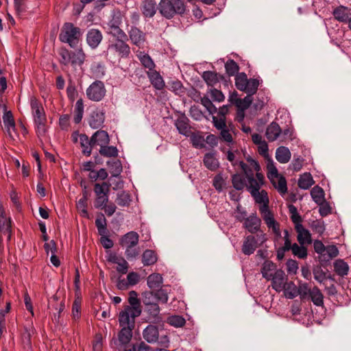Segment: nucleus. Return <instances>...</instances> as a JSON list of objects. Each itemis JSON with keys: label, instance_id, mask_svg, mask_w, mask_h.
I'll return each mask as SVG.
<instances>
[{"label": "nucleus", "instance_id": "obj_21", "mask_svg": "<svg viewBox=\"0 0 351 351\" xmlns=\"http://www.w3.org/2000/svg\"><path fill=\"white\" fill-rule=\"evenodd\" d=\"M147 75L151 84L156 89L160 90L164 88L165 83L162 77L157 71H147Z\"/></svg>", "mask_w": 351, "mask_h": 351}, {"label": "nucleus", "instance_id": "obj_45", "mask_svg": "<svg viewBox=\"0 0 351 351\" xmlns=\"http://www.w3.org/2000/svg\"><path fill=\"white\" fill-rule=\"evenodd\" d=\"M267 178L271 184L276 183V180L280 176L276 166L272 161L269 162L267 165Z\"/></svg>", "mask_w": 351, "mask_h": 351}, {"label": "nucleus", "instance_id": "obj_55", "mask_svg": "<svg viewBox=\"0 0 351 351\" xmlns=\"http://www.w3.org/2000/svg\"><path fill=\"white\" fill-rule=\"evenodd\" d=\"M108 165L110 167V173H112V176L117 177L121 174L123 168L121 162L119 160L113 161L111 163L108 162Z\"/></svg>", "mask_w": 351, "mask_h": 351}, {"label": "nucleus", "instance_id": "obj_30", "mask_svg": "<svg viewBox=\"0 0 351 351\" xmlns=\"http://www.w3.org/2000/svg\"><path fill=\"white\" fill-rule=\"evenodd\" d=\"M291 154L289 149L285 146H280L276 151V160L282 164L287 163L291 159Z\"/></svg>", "mask_w": 351, "mask_h": 351}, {"label": "nucleus", "instance_id": "obj_46", "mask_svg": "<svg viewBox=\"0 0 351 351\" xmlns=\"http://www.w3.org/2000/svg\"><path fill=\"white\" fill-rule=\"evenodd\" d=\"M99 154L104 157H116L118 155V149L114 146H101L99 149Z\"/></svg>", "mask_w": 351, "mask_h": 351}, {"label": "nucleus", "instance_id": "obj_63", "mask_svg": "<svg viewBox=\"0 0 351 351\" xmlns=\"http://www.w3.org/2000/svg\"><path fill=\"white\" fill-rule=\"evenodd\" d=\"M231 127L232 124L229 123L226 128L220 130L221 138L227 143H232L233 141L232 136L230 132V129Z\"/></svg>", "mask_w": 351, "mask_h": 351}, {"label": "nucleus", "instance_id": "obj_11", "mask_svg": "<svg viewBox=\"0 0 351 351\" xmlns=\"http://www.w3.org/2000/svg\"><path fill=\"white\" fill-rule=\"evenodd\" d=\"M272 288L277 292L283 291L285 285L288 281V278L285 271L282 269L275 271L273 276L271 278Z\"/></svg>", "mask_w": 351, "mask_h": 351}, {"label": "nucleus", "instance_id": "obj_32", "mask_svg": "<svg viewBox=\"0 0 351 351\" xmlns=\"http://www.w3.org/2000/svg\"><path fill=\"white\" fill-rule=\"evenodd\" d=\"M147 283L148 287L156 290L161 287L162 284V277L159 274H152L147 277Z\"/></svg>", "mask_w": 351, "mask_h": 351}, {"label": "nucleus", "instance_id": "obj_40", "mask_svg": "<svg viewBox=\"0 0 351 351\" xmlns=\"http://www.w3.org/2000/svg\"><path fill=\"white\" fill-rule=\"evenodd\" d=\"M84 114V104L82 99H78L75 106L74 110V122L75 123H80L82 119Z\"/></svg>", "mask_w": 351, "mask_h": 351}, {"label": "nucleus", "instance_id": "obj_34", "mask_svg": "<svg viewBox=\"0 0 351 351\" xmlns=\"http://www.w3.org/2000/svg\"><path fill=\"white\" fill-rule=\"evenodd\" d=\"M261 82V80L257 78L248 79L246 88L243 92L246 93L247 95L252 97L256 93Z\"/></svg>", "mask_w": 351, "mask_h": 351}, {"label": "nucleus", "instance_id": "obj_8", "mask_svg": "<svg viewBox=\"0 0 351 351\" xmlns=\"http://www.w3.org/2000/svg\"><path fill=\"white\" fill-rule=\"evenodd\" d=\"M106 89L103 82L96 80L86 89V94L88 99L93 101H100L106 96Z\"/></svg>", "mask_w": 351, "mask_h": 351}, {"label": "nucleus", "instance_id": "obj_41", "mask_svg": "<svg viewBox=\"0 0 351 351\" xmlns=\"http://www.w3.org/2000/svg\"><path fill=\"white\" fill-rule=\"evenodd\" d=\"M95 226L99 235L104 236L108 234L106 219L103 214H101V215L96 219Z\"/></svg>", "mask_w": 351, "mask_h": 351}, {"label": "nucleus", "instance_id": "obj_51", "mask_svg": "<svg viewBox=\"0 0 351 351\" xmlns=\"http://www.w3.org/2000/svg\"><path fill=\"white\" fill-rule=\"evenodd\" d=\"M131 202L130 195L125 191H121L117 194L116 202L120 206H128Z\"/></svg>", "mask_w": 351, "mask_h": 351}, {"label": "nucleus", "instance_id": "obj_43", "mask_svg": "<svg viewBox=\"0 0 351 351\" xmlns=\"http://www.w3.org/2000/svg\"><path fill=\"white\" fill-rule=\"evenodd\" d=\"M292 254L299 258L304 259L307 256V249L304 245H298L297 243H293L291 245V250Z\"/></svg>", "mask_w": 351, "mask_h": 351}, {"label": "nucleus", "instance_id": "obj_3", "mask_svg": "<svg viewBox=\"0 0 351 351\" xmlns=\"http://www.w3.org/2000/svg\"><path fill=\"white\" fill-rule=\"evenodd\" d=\"M158 11L162 16L171 19L176 15H183L186 11V4L182 0H160Z\"/></svg>", "mask_w": 351, "mask_h": 351}, {"label": "nucleus", "instance_id": "obj_10", "mask_svg": "<svg viewBox=\"0 0 351 351\" xmlns=\"http://www.w3.org/2000/svg\"><path fill=\"white\" fill-rule=\"evenodd\" d=\"M261 219L256 213H252L247 217L243 223V227L252 234L264 232L261 229Z\"/></svg>", "mask_w": 351, "mask_h": 351}, {"label": "nucleus", "instance_id": "obj_15", "mask_svg": "<svg viewBox=\"0 0 351 351\" xmlns=\"http://www.w3.org/2000/svg\"><path fill=\"white\" fill-rule=\"evenodd\" d=\"M132 43L137 47L143 45L145 41V34L138 27L133 26L128 32Z\"/></svg>", "mask_w": 351, "mask_h": 351}, {"label": "nucleus", "instance_id": "obj_50", "mask_svg": "<svg viewBox=\"0 0 351 351\" xmlns=\"http://www.w3.org/2000/svg\"><path fill=\"white\" fill-rule=\"evenodd\" d=\"M272 184L280 194L284 195L287 192V181L283 176H279L276 180V183Z\"/></svg>", "mask_w": 351, "mask_h": 351}, {"label": "nucleus", "instance_id": "obj_28", "mask_svg": "<svg viewBox=\"0 0 351 351\" xmlns=\"http://www.w3.org/2000/svg\"><path fill=\"white\" fill-rule=\"evenodd\" d=\"M276 265L271 261H265L261 268V274L264 278L270 280L274 273L276 271Z\"/></svg>", "mask_w": 351, "mask_h": 351}, {"label": "nucleus", "instance_id": "obj_44", "mask_svg": "<svg viewBox=\"0 0 351 351\" xmlns=\"http://www.w3.org/2000/svg\"><path fill=\"white\" fill-rule=\"evenodd\" d=\"M247 77L245 73H237L235 76V86L237 89L241 91H244L246 88V84H247Z\"/></svg>", "mask_w": 351, "mask_h": 351}, {"label": "nucleus", "instance_id": "obj_57", "mask_svg": "<svg viewBox=\"0 0 351 351\" xmlns=\"http://www.w3.org/2000/svg\"><path fill=\"white\" fill-rule=\"evenodd\" d=\"M108 30V34L116 38V39H128L127 34L120 28V26L110 27Z\"/></svg>", "mask_w": 351, "mask_h": 351}, {"label": "nucleus", "instance_id": "obj_12", "mask_svg": "<svg viewBox=\"0 0 351 351\" xmlns=\"http://www.w3.org/2000/svg\"><path fill=\"white\" fill-rule=\"evenodd\" d=\"M138 316H134L132 310H128L124 307L119 315V322L121 327H130L134 328L135 318Z\"/></svg>", "mask_w": 351, "mask_h": 351}, {"label": "nucleus", "instance_id": "obj_62", "mask_svg": "<svg viewBox=\"0 0 351 351\" xmlns=\"http://www.w3.org/2000/svg\"><path fill=\"white\" fill-rule=\"evenodd\" d=\"M0 230L3 234H7L8 235V238H10L11 236V219H6L3 220H0Z\"/></svg>", "mask_w": 351, "mask_h": 351}, {"label": "nucleus", "instance_id": "obj_9", "mask_svg": "<svg viewBox=\"0 0 351 351\" xmlns=\"http://www.w3.org/2000/svg\"><path fill=\"white\" fill-rule=\"evenodd\" d=\"M128 39H116L108 47V52L117 54L119 58H128L131 53L130 47L126 43Z\"/></svg>", "mask_w": 351, "mask_h": 351}, {"label": "nucleus", "instance_id": "obj_64", "mask_svg": "<svg viewBox=\"0 0 351 351\" xmlns=\"http://www.w3.org/2000/svg\"><path fill=\"white\" fill-rule=\"evenodd\" d=\"M14 5L16 13L19 16L23 14L27 10L25 0H14Z\"/></svg>", "mask_w": 351, "mask_h": 351}, {"label": "nucleus", "instance_id": "obj_52", "mask_svg": "<svg viewBox=\"0 0 351 351\" xmlns=\"http://www.w3.org/2000/svg\"><path fill=\"white\" fill-rule=\"evenodd\" d=\"M145 307L150 319H154V320L159 319L160 309L158 303H153Z\"/></svg>", "mask_w": 351, "mask_h": 351}, {"label": "nucleus", "instance_id": "obj_22", "mask_svg": "<svg viewBox=\"0 0 351 351\" xmlns=\"http://www.w3.org/2000/svg\"><path fill=\"white\" fill-rule=\"evenodd\" d=\"M295 230L298 233L297 240L300 245H304L305 244L311 243V234L307 229H306L303 226L298 225Z\"/></svg>", "mask_w": 351, "mask_h": 351}, {"label": "nucleus", "instance_id": "obj_37", "mask_svg": "<svg viewBox=\"0 0 351 351\" xmlns=\"http://www.w3.org/2000/svg\"><path fill=\"white\" fill-rule=\"evenodd\" d=\"M311 301L317 306H322L324 304V295L317 287H314L311 291L310 295Z\"/></svg>", "mask_w": 351, "mask_h": 351}, {"label": "nucleus", "instance_id": "obj_35", "mask_svg": "<svg viewBox=\"0 0 351 351\" xmlns=\"http://www.w3.org/2000/svg\"><path fill=\"white\" fill-rule=\"evenodd\" d=\"M313 184L314 181L310 173H304L298 180V186L304 190L309 189Z\"/></svg>", "mask_w": 351, "mask_h": 351}, {"label": "nucleus", "instance_id": "obj_56", "mask_svg": "<svg viewBox=\"0 0 351 351\" xmlns=\"http://www.w3.org/2000/svg\"><path fill=\"white\" fill-rule=\"evenodd\" d=\"M202 77L209 86H213L218 82L217 73L213 71H204L202 74Z\"/></svg>", "mask_w": 351, "mask_h": 351}, {"label": "nucleus", "instance_id": "obj_47", "mask_svg": "<svg viewBox=\"0 0 351 351\" xmlns=\"http://www.w3.org/2000/svg\"><path fill=\"white\" fill-rule=\"evenodd\" d=\"M226 73L229 76H233L239 73V66L233 60H228L225 64Z\"/></svg>", "mask_w": 351, "mask_h": 351}, {"label": "nucleus", "instance_id": "obj_49", "mask_svg": "<svg viewBox=\"0 0 351 351\" xmlns=\"http://www.w3.org/2000/svg\"><path fill=\"white\" fill-rule=\"evenodd\" d=\"M252 101V97L247 95L243 99H237L235 101V106L237 109L245 110L250 106Z\"/></svg>", "mask_w": 351, "mask_h": 351}, {"label": "nucleus", "instance_id": "obj_6", "mask_svg": "<svg viewBox=\"0 0 351 351\" xmlns=\"http://www.w3.org/2000/svg\"><path fill=\"white\" fill-rule=\"evenodd\" d=\"M267 240V235L265 232H259L258 234H250L244 238L241 250L245 255L252 254L257 247L262 245Z\"/></svg>", "mask_w": 351, "mask_h": 351}, {"label": "nucleus", "instance_id": "obj_42", "mask_svg": "<svg viewBox=\"0 0 351 351\" xmlns=\"http://www.w3.org/2000/svg\"><path fill=\"white\" fill-rule=\"evenodd\" d=\"M190 136L194 147L199 149L205 147V139L202 135L199 133L191 132Z\"/></svg>", "mask_w": 351, "mask_h": 351}, {"label": "nucleus", "instance_id": "obj_26", "mask_svg": "<svg viewBox=\"0 0 351 351\" xmlns=\"http://www.w3.org/2000/svg\"><path fill=\"white\" fill-rule=\"evenodd\" d=\"M138 234L134 231L126 233L121 239V245L125 247H136L138 243Z\"/></svg>", "mask_w": 351, "mask_h": 351}, {"label": "nucleus", "instance_id": "obj_38", "mask_svg": "<svg viewBox=\"0 0 351 351\" xmlns=\"http://www.w3.org/2000/svg\"><path fill=\"white\" fill-rule=\"evenodd\" d=\"M311 195L313 201L318 205H320L324 202V192L320 186H314L311 191Z\"/></svg>", "mask_w": 351, "mask_h": 351}, {"label": "nucleus", "instance_id": "obj_1", "mask_svg": "<svg viewBox=\"0 0 351 351\" xmlns=\"http://www.w3.org/2000/svg\"><path fill=\"white\" fill-rule=\"evenodd\" d=\"M248 165L243 161L239 162V166L243 171L247 180L246 188L250 193L260 190L264 184V176L259 172L261 167L257 161L247 159Z\"/></svg>", "mask_w": 351, "mask_h": 351}, {"label": "nucleus", "instance_id": "obj_31", "mask_svg": "<svg viewBox=\"0 0 351 351\" xmlns=\"http://www.w3.org/2000/svg\"><path fill=\"white\" fill-rule=\"evenodd\" d=\"M175 125L180 134L186 136H190L191 133V127L186 118L178 119L175 123Z\"/></svg>", "mask_w": 351, "mask_h": 351}, {"label": "nucleus", "instance_id": "obj_16", "mask_svg": "<svg viewBox=\"0 0 351 351\" xmlns=\"http://www.w3.org/2000/svg\"><path fill=\"white\" fill-rule=\"evenodd\" d=\"M157 10H158V5H157L155 0H144L142 2L141 12L144 17H154Z\"/></svg>", "mask_w": 351, "mask_h": 351}, {"label": "nucleus", "instance_id": "obj_36", "mask_svg": "<svg viewBox=\"0 0 351 351\" xmlns=\"http://www.w3.org/2000/svg\"><path fill=\"white\" fill-rule=\"evenodd\" d=\"M157 261L156 253L151 250H146L142 255V262L144 265L149 266L154 265Z\"/></svg>", "mask_w": 351, "mask_h": 351}, {"label": "nucleus", "instance_id": "obj_39", "mask_svg": "<svg viewBox=\"0 0 351 351\" xmlns=\"http://www.w3.org/2000/svg\"><path fill=\"white\" fill-rule=\"evenodd\" d=\"M283 290L285 291V296L289 299H293L298 295V287L292 281H287Z\"/></svg>", "mask_w": 351, "mask_h": 351}, {"label": "nucleus", "instance_id": "obj_25", "mask_svg": "<svg viewBox=\"0 0 351 351\" xmlns=\"http://www.w3.org/2000/svg\"><path fill=\"white\" fill-rule=\"evenodd\" d=\"M80 144L82 147V152L85 156H89L91 154L92 148L94 144L92 141V137L89 139L88 136L85 134H80Z\"/></svg>", "mask_w": 351, "mask_h": 351}, {"label": "nucleus", "instance_id": "obj_20", "mask_svg": "<svg viewBox=\"0 0 351 351\" xmlns=\"http://www.w3.org/2000/svg\"><path fill=\"white\" fill-rule=\"evenodd\" d=\"M282 129L275 121L271 122L267 128L265 136L269 141L273 142L280 137Z\"/></svg>", "mask_w": 351, "mask_h": 351}, {"label": "nucleus", "instance_id": "obj_14", "mask_svg": "<svg viewBox=\"0 0 351 351\" xmlns=\"http://www.w3.org/2000/svg\"><path fill=\"white\" fill-rule=\"evenodd\" d=\"M128 302L130 306L127 305L125 307L128 310H132L134 313V316H140L141 314V306L139 299L138 298V294L135 291H131L129 293Z\"/></svg>", "mask_w": 351, "mask_h": 351}, {"label": "nucleus", "instance_id": "obj_54", "mask_svg": "<svg viewBox=\"0 0 351 351\" xmlns=\"http://www.w3.org/2000/svg\"><path fill=\"white\" fill-rule=\"evenodd\" d=\"M156 300L162 304H166L168 302V291L166 289L160 288L154 291Z\"/></svg>", "mask_w": 351, "mask_h": 351}, {"label": "nucleus", "instance_id": "obj_33", "mask_svg": "<svg viewBox=\"0 0 351 351\" xmlns=\"http://www.w3.org/2000/svg\"><path fill=\"white\" fill-rule=\"evenodd\" d=\"M348 10V8L347 7L340 5L333 10L332 14L335 19L338 21L347 23L349 19Z\"/></svg>", "mask_w": 351, "mask_h": 351}, {"label": "nucleus", "instance_id": "obj_19", "mask_svg": "<svg viewBox=\"0 0 351 351\" xmlns=\"http://www.w3.org/2000/svg\"><path fill=\"white\" fill-rule=\"evenodd\" d=\"M143 338L149 343H155L158 340V328L154 325H148L143 332Z\"/></svg>", "mask_w": 351, "mask_h": 351}, {"label": "nucleus", "instance_id": "obj_58", "mask_svg": "<svg viewBox=\"0 0 351 351\" xmlns=\"http://www.w3.org/2000/svg\"><path fill=\"white\" fill-rule=\"evenodd\" d=\"M348 269V264L343 261H339L335 264V270L339 276H343L347 275Z\"/></svg>", "mask_w": 351, "mask_h": 351}, {"label": "nucleus", "instance_id": "obj_59", "mask_svg": "<svg viewBox=\"0 0 351 351\" xmlns=\"http://www.w3.org/2000/svg\"><path fill=\"white\" fill-rule=\"evenodd\" d=\"M3 123L9 131L10 128L14 129L15 122L13 118V115L10 111H8L4 113L3 116Z\"/></svg>", "mask_w": 351, "mask_h": 351}, {"label": "nucleus", "instance_id": "obj_23", "mask_svg": "<svg viewBox=\"0 0 351 351\" xmlns=\"http://www.w3.org/2000/svg\"><path fill=\"white\" fill-rule=\"evenodd\" d=\"M91 137L94 146L99 145L100 148L101 146L108 145L110 142L108 134L104 130H97Z\"/></svg>", "mask_w": 351, "mask_h": 351}, {"label": "nucleus", "instance_id": "obj_2", "mask_svg": "<svg viewBox=\"0 0 351 351\" xmlns=\"http://www.w3.org/2000/svg\"><path fill=\"white\" fill-rule=\"evenodd\" d=\"M30 106L36 133L38 136H43L47 131V117L44 108L35 97L30 98Z\"/></svg>", "mask_w": 351, "mask_h": 351}, {"label": "nucleus", "instance_id": "obj_53", "mask_svg": "<svg viewBox=\"0 0 351 351\" xmlns=\"http://www.w3.org/2000/svg\"><path fill=\"white\" fill-rule=\"evenodd\" d=\"M87 201L86 197H81L76 203L77 209L83 217H88Z\"/></svg>", "mask_w": 351, "mask_h": 351}, {"label": "nucleus", "instance_id": "obj_29", "mask_svg": "<svg viewBox=\"0 0 351 351\" xmlns=\"http://www.w3.org/2000/svg\"><path fill=\"white\" fill-rule=\"evenodd\" d=\"M137 57L140 60L141 64L145 69H147L148 71H152L155 70L156 64L152 58L144 51H139L137 54Z\"/></svg>", "mask_w": 351, "mask_h": 351}, {"label": "nucleus", "instance_id": "obj_48", "mask_svg": "<svg viewBox=\"0 0 351 351\" xmlns=\"http://www.w3.org/2000/svg\"><path fill=\"white\" fill-rule=\"evenodd\" d=\"M232 182L234 189L237 190H242L246 186L245 178L241 174H234L232 177Z\"/></svg>", "mask_w": 351, "mask_h": 351}, {"label": "nucleus", "instance_id": "obj_5", "mask_svg": "<svg viewBox=\"0 0 351 351\" xmlns=\"http://www.w3.org/2000/svg\"><path fill=\"white\" fill-rule=\"evenodd\" d=\"M81 36L80 28L75 27L72 23L66 22L64 23L61 28L59 40L75 49L78 45Z\"/></svg>", "mask_w": 351, "mask_h": 351}, {"label": "nucleus", "instance_id": "obj_27", "mask_svg": "<svg viewBox=\"0 0 351 351\" xmlns=\"http://www.w3.org/2000/svg\"><path fill=\"white\" fill-rule=\"evenodd\" d=\"M203 162L208 169L213 171H216L219 167V162L215 157V153H206L204 155Z\"/></svg>", "mask_w": 351, "mask_h": 351}, {"label": "nucleus", "instance_id": "obj_4", "mask_svg": "<svg viewBox=\"0 0 351 351\" xmlns=\"http://www.w3.org/2000/svg\"><path fill=\"white\" fill-rule=\"evenodd\" d=\"M58 54L60 56V63L65 66L71 64L73 67L81 66L86 60V54L82 47L74 51L62 47L60 49Z\"/></svg>", "mask_w": 351, "mask_h": 351}, {"label": "nucleus", "instance_id": "obj_7", "mask_svg": "<svg viewBox=\"0 0 351 351\" xmlns=\"http://www.w3.org/2000/svg\"><path fill=\"white\" fill-rule=\"evenodd\" d=\"M256 203L261 204L259 212L263 219L274 215L273 212L269 208V197L265 190H257L250 193Z\"/></svg>", "mask_w": 351, "mask_h": 351}, {"label": "nucleus", "instance_id": "obj_18", "mask_svg": "<svg viewBox=\"0 0 351 351\" xmlns=\"http://www.w3.org/2000/svg\"><path fill=\"white\" fill-rule=\"evenodd\" d=\"M105 121V112L103 110L93 111L89 119V125L93 129L102 126Z\"/></svg>", "mask_w": 351, "mask_h": 351}, {"label": "nucleus", "instance_id": "obj_61", "mask_svg": "<svg viewBox=\"0 0 351 351\" xmlns=\"http://www.w3.org/2000/svg\"><path fill=\"white\" fill-rule=\"evenodd\" d=\"M201 104L206 108L210 114H213L217 112V108L208 97H202L201 99Z\"/></svg>", "mask_w": 351, "mask_h": 351}, {"label": "nucleus", "instance_id": "obj_24", "mask_svg": "<svg viewBox=\"0 0 351 351\" xmlns=\"http://www.w3.org/2000/svg\"><path fill=\"white\" fill-rule=\"evenodd\" d=\"M134 328L121 327L118 334V341L121 347L128 345L132 337V330Z\"/></svg>", "mask_w": 351, "mask_h": 351}, {"label": "nucleus", "instance_id": "obj_17", "mask_svg": "<svg viewBox=\"0 0 351 351\" xmlns=\"http://www.w3.org/2000/svg\"><path fill=\"white\" fill-rule=\"evenodd\" d=\"M265 223L267 225L269 229H271L274 233V241L278 242L282 237L280 225L275 219L274 215L263 219Z\"/></svg>", "mask_w": 351, "mask_h": 351}, {"label": "nucleus", "instance_id": "obj_13", "mask_svg": "<svg viewBox=\"0 0 351 351\" xmlns=\"http://www.w3.org/2000/svg\"><path fill=\"white\" fill-rule=\"evenodd\" d=\"M103 35L97 29H90L86 34V43L91 49H96L101 43Z\"/></svg>", "mask_w": 351, "mask_h": 351}, {"label": "nucleus", "instance_id": "obj_60", "mask_svg": "<svg viewBox=\"0 0 351 351\" xmlns=\"http://www.w3.org/2000/svg\"><path fill=\"white\" fill-rule=\"evenodd\" d=\"M168 323L175 327H182L185 324L186 321L182 316L172 315L168 318Z\"/></svg>", "mask_w": 351, "mask_h": 351}]
</instances>
